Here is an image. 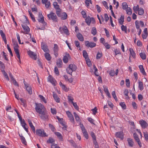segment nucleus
I'll return each instance as SVG.
<instances>
[{
    "mask_svg": "<svg viewBox=\"0 0 148 148\" xmlns=\"http://www.w3.org/2000/svg\"><path fill=\"white\" fill-rule=\"evenodd\" d=\"M35 104L36 106L35 107V109L37 112L40 114L43 111H45L44 106L41 103H36Z\"/></svg>",
    "mask_w": 148,
    "mask_h": 148,
    "instance_id": "1",
    "label": "nucleus"
},
{
    "mask_svg": "<svg viewBox=\"0 0 148 148\" xmlns=\"http://www.w3.org/2000/svg\"><path fill=\"white\" fill-rule=\"evenodd\" d=\"M47 16L49 20H51L54 22H58V18L55 13L51 12L49 14L47 15Z\"/></svg>",
    "mask_w": 148,
    "mask_h": 148,
    "instance_id": "2",
    "label": "nucleus"
},
{
    "mask_svg": "<svg viewBox=\"0 0 148 148\" xmlns=\"http://www.w3.org/2000/svg\"><path fill=\"white\" fill-rule=\"evenodd\" d=\"M35 132L36 135L42 137L47 136L46 133L42 129H37L35 131Z\"/></svg>",
    "mask_w": 148,
    "mask_h": 148,
    "instance_id": "3",
    "label": "nucleus"
},
{
    "mask_svg": "<svg viewBox=\"0 0 148 148\" xmlns=\"http://www.w3.org/2000/svg\"><path fill=\"white\" fill-rule=\"evenodd\" d=\"M41 118L43 120H46L48 119L49 115L47 112L46 111H43L40 114H39Z\"/></svg>",
    "mask_w": 148,
    "mask_h": 148,
    "instance_id": "4",
    "label": "nucleus"
},
{
    "mask_svg": "<svg viewBox=\"0 0 148 148\" xmlns=\"http://www.w3.org/2000/svg\"><path fill=\"white\" fill-rule=\"evenodd\" d=\"M133 137L135 141L137 143L139 147H142V144L138 135L136 133H134L133 134Z\"/></svg>",
    "mask_w": 148,
    "mask_h": 148,
    "instance_id": "5",
    "label": "nucleus"
},
{
    "mask_svg": "<svg viewBox=\"0 0 148 148\" xmlns=\"http://www.w3.org/2000/svg\"><path fill=\"white\" fill-rule=\"evenodd\" d=\"M23 82L26 90L29 94H32V90L31 86L29 84H25L24 80Z\"/></svg>",
    "mask_w": 148,
    "mask_h": 148,
    "instance_id": "6",
    "label": "nucleus"
},
{
    "mask_svg": "<svg viewBox=\"0 0 148 148\" xmlns=\"http://www.w3.org/2000/svg\"><path fill=\"white\" fill-rule=\"evenodd\" d=\"M85 45L87 47L93 48L95 47L96 45V43L93 42H89L88 41H86L85 43Z\"/></svg>",
    "mask_w": 148,
    "mask_h": 148,
    "instance_id": "7",
    "label": "nucleus"
},
{
    "mask_svg": "<svg viewBox=\"0 0 148 148\" xmlns=\"http://www.w3.org/2000/svg\"><path fill=\"white\" fill-rule=\"evenodd\" d=\"M22 26L24 31H22V32L24 34H28L30 31V29L29 27L26 25H22Z\"/></svg>",
    "mask_w": 148,
    "mask_h": 148,
    "instance_id": "8",
    "label": "nucleus"
},
{
    "mask_svg": "<svg viewBox=\"0 0 148 148\" xmlns=\"http://www.w3.org/2000/svg\"><path fill=\"white\" fill-rule=\"evenodd\" d=\"M59 30L61 33L64 32L66 35H68L69 34L68 30L67 27L66 26H63L62 27H60L59 28Z\"/></svg>",
    "mask_w": 148,
    "mask_h": 148,
    "instance_id": "9",
    "label": "nucleus"
},
{
    "mask_svg": "<svg viewBox=\"0 0 148 148\" xmlns=\"http://www.w3.org/2000/svg\"><path fill=\"white\" fill-rule=\"evenodd\" d=\"M42 3L45 5V6L47 9L51 6V3L48 0H42Z\"/></svg>",
    "mask_w": 148,
    "mask_h": 148,
    "instance_id": "10",
    "label": "nucleus"
},
{
    "mask_svg": "<svg viewBox=\"0 0 148 148\" xmlns=\"http://www.w3.org/2000/svg\"><path fill=\"white\" fill-rule=\"evenodd\" d=\"M115 136L117 138H118L122 140L124 138V134L122 131L116 132L115 133Z\"/></svg>",
    "mask_w": 148,
    "mask_h": 148,
    "instance_id": "11",
    "label": "nucleus"
},
{
    "mask_svg": "<svg viewBox=\"0 0 148 148\" xmlns=\"http://www.w3.org/2000/svg\"><path fill=\"white\" fill-rule=\"evenodd\" d=\"M48 80L54 86H55L56 85V80L51 75L49 76L48 77Z\"/></svg>",
    "mask_w": 148,
    "mask_h": 148,
    "instance_id": "12",
    "label": "nucleus"
},
{
    "mask_svg": "<svg viewBox=\"0 0 148 148\" xmlns=\"http://www.w3.org/2000/svg\"><path fill=\"white\" fill-rule=\"evenodd\" d=\"M28 53L31 58L35 60H36L37 57L36 54H35L32 51H28Z\"/></svg>",
    "mask_w": 148,
    "mask_h": 148,
    "instance_id": "13",
    "label": "nucleus"
},
{
    "mask_svg": "<svg viewBox=\"0 0 148 148\" xmlns=\"http://www.w3.org/2000/svg\"><path fill=\"white\" fill-rule=\"evenodd\" d=\"M85 22L87 23L88 25H89L90 24L91 21H92L93 22H95V20L94 18H90V17H87L85 19Z\"/></svg>",
    "mask_w": 148,
    "mask_h": 148,
    "instance_id": "14",
    "label": "nucleus"
},
{
    "mask_svg": "<svg viewBox=\"0 0 148 148\" xmlns=\"http://www.w3.org/2000/svg\"><path fill=\"white\" fill-rule=\"evenodd\" d=\"M41 49L45 52H49V50L47 46L42 42L41 43Z\"/></svg>",
    "mask_w": 148,
    "mask_h": 148,
    "instance_id": "15",
    "label": "nucleus"
},
{
    "mask_svg": "<svg viewBox=\"0 0 148 148\" xmlns=\"http://www.w3.org/2000/svg\"><path fill=\"white\" fill-rule=\"evenodd\" d=\"M140 123L142 127L143 128H145L147 126V124L146 122L144 120H142L140 121Z\"/></svg>",
    "mask_w": 148,
    "mask_h": 148,
    "instance_id": "16",
    "label": "nucleus"
},
{
    "mask_svg": "<svg viewBox=\"0 0 148 148\" xmlns=\"http://www.w3.org/2000/svg\"><path fill=\"white\" fill-rule=\"evenodd\" d=\"M127 141L129 146L132 147L133 146L134 143L132 139L130 138H127Z\"/></svg>",
    "mask_w": 148,
    "mask_h": 148,
    "instance_id": "17",
    "label": "nucleus"
},
{
    "mask_svg": "<svg viewBox=\"0 0 148 148\" xmlns=\"http://www.w3.org/2000/svg\"><path fill=\"white\" fill-rule=\"evenodd\" d=\"M66 56H64L63 59V61L65 63H66L68 62V58L70 57V55L69 54H66Z\"/></svg>",
    "mask_w": 148,
    "mask_h": 148,
    "instance_id": "18",
    "label": "nucleus"
},
{
    "mask_svg": "<svg viewBox=\"0 0 148 148\" xmlns=\"http://www.w3.org/2000/svg\"><path fill=\"white\" fill-rule=\"evenodd\" d=\"M77 36L78 39L81 41H83L84 40V37L80 33H78L77 35Z\"/></svg>",
    "mask_w": 148,
    "mask_h": 148,
    "instance_id": "19",
    "label": "nucleus"
},
{
    "mask_svg": "<svg viewBox=\"0 0 148 148\" xmlns=\"http://www.w3.org/2000/svg\"><path fill=\"white\" fill-rule=\"evenodd\" d=\"M104 90L106 93V94L107 96L108 97H109L110 98L111 96L110 95V93L108 91V87L107 86H103Z\"/></svg>",
    "mask_w": 148,
    "mask_h": 148,
    "instance_id": "20",
    "label": "nucleus"
},
{
    "mask_svg": "<svg viewBox=\"0 0 148 148\" xmlns=\"http://www.w3.org/2000/svg\"><path fill=\"white\" fill-rule=\"evenodd\" d=\"M124 16L123 15H121V18L118 19L119 23L121 25H123L124 22Z\"/></svg>",
    "mask_w": 148,
    "mask_h": 148,
    "instance_id": "21",
    "label": "nucleus"
},
{
    "mask_svg": "<svg viewBox=\"0 0 148 148\" xmlns=\"http://www.w3.org/2000/svg\"><path fill=\"white\" fill-rule=\"evenodd\" d=\"M130 55H131L133 58H136V53L133 49L132 48L130 49Z\"/></svg>",
    "mask_w": 148,
    "mask_h": 148,
    "instance_id": "22",
    "label": "nucleus"
},
{
    "mask_svg": "<svg viewBox=\"0 0 148 148\" xmlns=\"http://www.w3.org/2000/svg\"><path fill=\"white\" fill-rule=\"evenodd\" d=\"M57 65L58 67L60 68L62 67V60L60 59H59L58 61L56 62Z\"/></svg>",
    "mask_w": 148,
    "mask_h": 148,
    "instance_id": "23",
    "label": "nucleus"
},
{
    "mask_svg": "<svg viewBox=\"0 0 148 148\" xmlns=\"http://www.w3.org/2000/svg\"><path fill=\"white\" fill-rule=\"evenodd\" d=\"M69 67L72 71H75L76 70L77 67L74 64H70L69 66Z\"/></svg>",
    "mask_w": 148,
    "mask_h": 148,
    "instance_id": "24",
    "label": "nucleus"
},
{
    "mask_svg": "<svg viewBox=\"0 0 148 148\" xmlns=\"http://www.w3.org/2000/svg\"><path fill=\"white\" fill-rule=\"evenodd\" d=\"M38 22L40 23H41L44 25H47V23L45 22L44 20V17L39 18H38Z\"/></svg>",
    "mask_w": 148,
    "mask_h": 148,
    "instance_id": "25",
    "label": "nucleus"
},
{
    "mask_svg": "<svg viewBox=\"0 0 148 148\" xmlns=\"http://www.w3.org/2000/svg\"><path fill=\"white\" fill-rule=\"evenodd\" d=\"M61 19L62 20L66 19L67 17V14L65 12H63L62 13L61 16H60Z\"/></svg>",
    "mask_w": 148,
    "mask_h": 148,
    "instance_id": "26",
    "label": "nucleus"
},
{
    "mask_svg": "<svg viewBox=\"0 0 148 148\" xmlns=\"http://www.w3.org/2000/svg\"><path fill=\"white\" fill-rule=\"evenodd\" d=\"M139 68L140 70V72L143 75H145L146 73L145 71L143 66L142 65H140L139 66Z\"/></svg>",
    "mask_w": 148,
    "mask_h": 148,
    "instance_id": "27",
    "label": "nucleus"
},
{
    "mask_svg": "<svg viewBox=\"0 0 148 148\" xmlns=\"http://www.w3.org/2000/svg\"><path fill=\"white\" fill-rule=\"evenodd\" d=\"M55 134L61 140H62L63 138L61 134L59 132H56L55 133Z\"/></svg>",
    "mask_w": 148,
    "mask_h": 148,
    "instance_id": "28",
    "label": "nucleus"
},
{
    "mask_svg": "<svg viewBox=\"0 0 148 148\" xmlns=\"http://www.w3.org/2000/svg\"><path fill=\"white\" fill-rule=\"evenodd\" d=\"M53 97L54 98L55 100L57 102H60V98H59L57 95L56 94H53Z\"/></svg>",
    "mask_w": 148,
    "mask_h": 148,
    "instance_id": "29",
    "label": "nucleus"
},
{
    "mask_svg": "<svg viewBox=\"0 0 148 148\" xmlns=\"http://www.w3.org/2000/svg\"><path fill=\"white\" fill-rule=\"evenodd\" d=\"M45 56L46 59L48 61H49L51 59V57L50 54L48 53H45Z\"/></svg>",
    "mask_w": 148,
    "mask_h": 148,
    "instance_id": "30",
    "label": "nucleus"
},
{
    "mask_svg": "<svg viewBox=\"0 0 148 148\" xmlns=\"http://www.w3.org/2000/svg\"><path fill=\"white\" fill-rule=\"evenodd\" d=\"M138 88L140 90H143V83L142 82H139L138 83Z\"/></svg>",
    "mask_w": 148,
    "mask_h": 148,
    "instance_id": "31",
    "label": "nucleus"
},
{
    "mask_svg": "<svg viewBox=\"0 0 148 148\" xmlns=\"http://www.w3.org/2000/svg\"><path fill=\"white\" fill-rule=\"evenodd\" d=\"M82 132L84 134V136L85 138L87 139H88V135L86 130L84 131H82Z\"/></svg>",
    "mask_w": 148,
    "mask_h": 148,
    "instance_id": "32",
    "label": "nucleus"
},
{
    "mask_svg": "<svg viewBox=\"0 0 148 148\" xmlns=\"http://www.w3.org/2000/svg\"><path fill=\"white\" fill-rule=\"evenodd\" d=\"M60 12L61 9L60 8L56 10V14L58 17H60L61 16L62 13H61Z\"/></svg>",
    "mask_w": 148,
    "mask_h": 148,
    "instance_id": "33",
    "label": "nucleus"
},
{
    "mask_svg": "<svg viewBox=\"0 0 148 148\" xmlns=\"http://www.w3.org/2000/svg\"><path fill=\"white\" fill-rule=\"evenodd\" d=\"M138 14L140 15H142L144 13V10L142 8H140V9L138 11Z\"/></svg>",
    "mask_w": 148,
    "mask_h": 148,
    "instance_id": "34",
    "label": "nucleus"
},
{
    "mask_svg": "<svg viewBox=\"0 0 148 148\" xmlns=\"http://www.w3.org/2000/svg\"><path fill=\"white\" fill-rule=\"evenodd\" d=\"M91 33L94 36L97 33V30L95 27H92Z\"/></svg>",
    "mask_w": 148,
    "mask_h": 148,
    "instance_id": "35",
    "label": "nucleus"
},
{
    "mask_svg": "<svg viewBox=\"0 0 148 148\" xmlns=\"http://www.w3.org/2000/svg\"><path fill=\"white\" fill-rule=\"evenodd\" d=\"M83 55L85 59L89 58L88 53L86 50H84L83 51Z\"/></svg>",
    "mask_w": 148,
    "mask_h": 148,
    "instance_id": "36",
    "label": "nucleus"
},
{
    "mask_svg": "<svg viewBox=\"0 0 148 148\" xmlns=\"http://www.w3.org/2000/svg\"><path fill=\"white\" fill-rule=\"evenodd\" d=\"M102 56V53L101 52H98L96 58L97 59H99Z\"/></svg>",
    "mask_w": 148,
    "mask_h": 148,
    "instance_id": "37",
    "label": "nucleus"
},
{
    "mask_svg": "<svg viewBox=\"0 0 148 148\" xmlns=\"http://www.w3.org/2000/svg\"><path fill=\"white\" fill-rule=\"evenodd\" d=\"M122 8L123 10H126L128 8V5L126 2H123L122 4Z\"/></svg>",
    "mask_w": 148,
    "mask_h": 148,
    "instance_id": "38",
    "label": "nucleus"
},
{
    "mask_svg": "<svg viewBox=\"0 0 148 148\" xmlns=\"http://www.w3.org/2000/svg\"><path fill=\"white\" fill-rule=\"evenodd\" d=\"M140 58L143 60H145L146 59V56L145 53H141L139 54Z\"/></svg>",
    "mask_w": 148,
    "mask_h": 148,
    "instance_id": "39",
    "label": "nucleus"
},
{
    "mask_svg": "<svg viewBox=\"0 0 148 148\" xmlns=\"http://www.w3.org/2000/svg\"><path fill=\"white\" fill-rule=\"evenodd\" d=\"M22 143L24 144L25 145H27V142L25 140V138L23 136H21V138Z\"/></svg>",
    "mask_w": 148,
    "mask_h": 148,
    "instance_id": "40",
    "label": "nucleus"
},
{
    "mask_svg": "<svg viewBox=\"0 0 148 148\" xmlns=\"http://www.w3.org/2000/svg\"><path fill=\"white\" fill-rule=\"evenodd\" d=\"M121 29L123 31H124L125 33H127V28L126 26L123 25H122L121 26Z\"/></svg>",
    "mask_w": 148,
    "mask_h": 148,
    "instance_id": "41",
    "label": "nucleus"
},
{
    "mask_svg": "<svg viewBox=\"0 0 148 148\" xmlns=\"http://www.w3.org/2000/svg\"><path fill=\"white\" fill-rule=\"evenodd\" d=\"M73 114L75 117V120L77 121H79L80 120V118L77 114L75 112H74Z\"/></svg>",
    "mask_w": 148,
    "mask_h": 148,
    "instance_id": "42",
    "label": "nucleus"
},
{
    "mask_svg": "<svg viewBox=\"0 0 148 148\" xmlns=\"http://www.w3.org/2000/svg\"><path fill=\"white\" fill-rule=\"evenodd\" d=\"M90 134L92 138L93 141L95 140H96V137L94 133L93 132H90Z\"/></svg>",
    "mask_w": 148,
    "mask_h": 148,
    "instance_id": "43",
    "label": "nucleus"
},
{
    "mask_svg": "<svg viewBox=\"0 0 148 148\" xmlns=\"http://www.w3.org/2000/svg\"><path fill=\"white\" fill-rule=\"evenodd\" d=\"M126 12L127 14L129 15H131L132 14V10L130 8H127Z\"/></svg>",
    "mask_w": 148,
    "mask_h": 148,
    "instance_id": "44",
    "label": "nucleus"
},
{
    "mask_svg": "<svg viewBox=\"0 0 148 148\" xmlns=\"http://www.w3.org/2000/svg\"><path fill=\"white\" fill-rule=\"evenodd\" d=\"M54 52H58V45L56 44H54V48H53Z\"/></svg>",
    "mask_w": 148,
    "mask_h": 148,
    "instance_id": "45",
    "label": "nucleus"
},
{
    "mask_svg": "<svg viewBox=\"0 0 148 148\" xmlns=\"http://www.w3.org/2000/svg\"><path fill=\"white\" fill-rule=\"evenodd\" d=\"M120 105L121 106L123 109H126V106L124 102H123L120 103Z\"/></svg>",
    "mask_w": 148,
    "mask_h": 148,
    "instance_id": "46",
    "label": "nucleus"
},
{
    "mask_svg": "<svg viewBox=\"0 0 148 148\" xmlns=\"http://www.w3.org/2000/svg\"><path fill=\"white\" fill-rule=\"evenodd\" d=\"M38 96L41 100L43 101L45 103H47V101H46L45 98L42 95H39Z\"/></svg>",
    "mask_w": 148,
    "mask_h": 148,
    "instance_id": "47",
    "label": "nucleus"
},
{
    "mask_svg": "<svg viewBox=\"0 0 148 148\" xmlns=\"http://www.w3.org/2000/svg\"><path fill=\"white\" fill-rule=\"evenodd\" d=\"M112 96L115 99V100L116 101H117L118 100H117V98L116 96V93H115V91H113L112 92Z\"/></svg>",
    "mask_w": 148,
    "mask_h": 148,
    "instance_id": "48",
    "label": "nucleus"
},
{
    "mask_svg": "<svg viewBox=\"0 0 148 148\" xmlns=\"http://www.w3.org/2000/svg\"><path fill=\"white\" fill-rule=\"evenodd\" d=\"M85 3L87 7L89 6V3H92L91 0H85Z\"/></svg>",
    "mask_w": 148,
    "mask_h": 148,
    "instance_id": "49",
    "label": "nucleus"
},
{
    "mask_svg": "<svg viewBox=\"0 0 148 148\" xmlns=\"http://www.w3.org/2000/svg\"><path fill=\"white\" fill-rule=\"evenodd\" d=\"M125 82H126V86L128 88H129L130 87V81L129 79H126L125 80Z\"/></svg>",
    "mask_w": 148,
    "mask_h": 148,
    "instance_id": "50",
    "label": "nucleus"
},
{
    "mask_svg": "<svg viewBox=\"0 0 148 148\" xmlns=\"http://www.w3.org/2000/svg\"><path fill=\"white\" fill-rule=\"evenodd\" d=\"M66 71L67 73L72 75V73L74 71H72L71 69L69 67L66 69Z\"/></svg>",
    "mask_w": 148,
    "mask_h": 148,
    "instance_id": "51",
    "label": "nucleus"
},
{
    "mask_svg": "<svg viewBox=\"0 0 148 148\" xmlns=\"http://www.w3.org/2000/svg\"><path fill=\"white\" fill-rule=\"evenodd\" d=\"M54 142V140L53 139L51 138H50L47 141V143H52Z\"/></svg>",
    "mask_w": 148,
    "mask_h": 148,
    "instance_id": "52",
    "label": "nucleus"
},
{
    "mask_svg": "<svg viewBox=\"0 0 148 148\" xmlns=\"http://www.w3.org/2000/svg\"><path fill=\"white\" fill-rule=\"evenodd\" d=\"M49 125L52 131L54 132L55 130V129L53 125L51 124H49Z\"/></svg>",
    "mask_w": 148,
    "mask_h": 148,
    "instance_id": "53",
    "label": "nucleus"
},
{
    "mask_svg": "<svg viewBox=\"0 0 148 148\" xmlns=\"http://www.w3.org/2000/svg\"><path fill=\"white\" fill-rule=\"evenodd\" d=\"M103 45L107 49H109L110 48V46L108 44V43L104 42V43H103Z\"/></svg>",
    "mask_w": 148,
    "mask_h": 148,
    "instance_id": "54",
    "label": "nucleus"
},
{
    "mask_svg": "<svg viewBox=\"0 0 148 148\" xmlns=\"http://www.w3.org/2000/svg\"><path fill=\"white\" fill-rule=\"evenodd\" d=\"M93 143L94 145H95V148H99V146L98 145V143H97V141H96V140L93 141Z\"/></svg>",
    "mask_w": 148,
    "mask_h": 148,
    "instance_id": "55",
    "label": "nucleus"
},
{
    "mask_svg": "<svg viewBox=\"0 0 148 148\" xmlns=\"http://www.w3.org/2000/svg\"><path fill=\"white\" fill-rule=\"evenodd\" d=\"M19 48V46L17 43L16 44H14V50H18V48Z\"/></svg>",
    "mask_w": 148,
    "mask_h": 148,
    "instance_id": "56",
    "label": "nucleus"
},
{
    "mask_svg": "<svg viewBox=\"0 0 148 148\" xmlns=\"http://www.w3.org/2000/svg\"><path fill=\"white\" fill-rule=\"evenodd\" d=\"M7 46L8 49L10 53L11 56L12 57L13 56V53H12V50H11L10 48L9 47L8 45H7Z\"/></svg>",
    "mask_w": 148,
    "mask_h": 148,
    "instance_id": "57",
    "label": "nucleus"
},
{
    "mask_svg": "<svg viewBox=\"0 0 148 148\" xmlns=\"http://www.w3.org/2000/svg\"><path fill=\"white\" fill-rule=\"evenodd\" d=\"M72 103L73 104V105L74 107L77 110H78L79 109V108L78 107V106L77 105V104L76 103H74L73 102H72Z\"/></svg>",
    "mask_w": 148,
    "mask_h": 148,
    "instance_id": "58",
    "label": "nucleus"
},
{
    "mask_svg": "<svg viewBox=\"0 0 148 148\" xmlns=\"http://www.w3.org/2000/svg\"><path fill=\"white\" fill-rule=\"evenodd\" d=\"M16 35L19 43V44H23V42H22V43L21 42V40L20 39V37L19 34L18 33H17Z\"/></svg>",
    "mask_w": 148,
    "mask_h": 148,
    "instance_id": "59",
    "label": "nucleus"
},
{
    "mask_svg": "<svg viewBox=\"0 0 148 148\" xmlns=\"http://www.w3.org/2000/svg\"><path fill=\"white\" fill-rule=\"evenodd\" d=\"M139 9L140 8H139L138 5H137L136 6H134L133 7V10L135 12L138 11Z\"/></svg>",
    "mask_w": 148,
    "mask_h": 148,
    "instance_id": "60",
    "label": "nucleus"
},
{
    "mask_svg": "<svg viewBox=\"0 0 148 148\" xmlns=\"http://www.w3.org/2000/svg\"><path fill=\"white\" fill-rule=\"evenodd\" d=\"M114 52L115 53L116 55L118 54H121V53L120 51L117 49H115L114 50Z\"/></svg>",
    "mask_w": 148,
    "mask_h": 148,
    "instance_id": "61",
    "label": "nucleus"
},
{
    "mask_svg": "<svg viewBox=\"0 0 148 148\" xmlns=\"http://www.w3.org/2000/svg\"><path fill=\"white\" fill-rule=\"evenodd\" d=\"M29 126L34 133H35V127L33 125L32 123L29 125Z\"/></svg>",
    "mask_w": 148,
    "mask_h": 148,
    "instance_id": "62",
    "label": "nucleus"
},
{
    "mask_svg": "<svg viewBox=\"0 0 148 148\" xmlns=\"http://www.w3.org/2000/svg\"><path fill=\"white\" fill-rule=\"evenodd\" d=\"M88 121L89 122H90L91 123L95 125L94 123V120L92 119V118L90 117L88 118Z\"/></svg>",
    "mask_w": 148,
    "mask_h": 148,
    "instance_id": "63",
    "label": "nucleus"
},
{
    "mask_svg": "<svg viewBox=\"0 0 148 148\" xmlns=\"http://www.w3.org/2000/svg\"><path fill=\"white\" fill-rule=\"evenodd\" d=\"M54 72L57 75H59V73L58 70V69L56 66L54 68Z\"/></svg>",
    "mask_w": 148,
    "mask_h": 148,
    "instance_id": "64",
    "label": "nucleus"
}]
</instances>
